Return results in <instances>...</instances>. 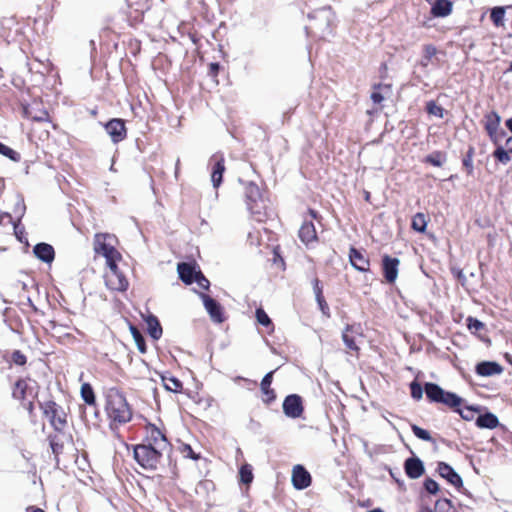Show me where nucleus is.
<instances>
[{
  "instance_id": "obj_1",
  "label": "nucleus",
  "mask_w": 512,
  "mask_h": 512,
  "mask_svg": "<svg viewBox=\"0 0 512 512\" xmlns=\"http://www.w3.org/2000/svg\"><path fill=\"white\" fill-rule=\"evenodd\" d=\"M105 408L108 417L119 424L127 423L132 418V412L125 397L115 388L107 391Z\"/></svg>"
},
{
  "instance_id": "obj_2",
  "label": "nucleus",
  "mask_w": 512,
  "mask_h": 512,
  "mask_svg": "<svg viewBox=\"0 0 512 512\" xmlns=\"http://www.w3.org/2000/svg\"><path fill=\"white\" fill-rule=\"evenodd\" d=\"M114 243L115 237L108 233H97L94 237V251L106 259V264L117 262L121 259V254L115 249Z\"/></svg>"
},
{
  "instance_id": "obj_3",
  "label": "nucleus",
  "mask_w": 512,
  "mask_h": 512,
  "mask_svg": "<svg viewBox=\"0 0 512 512\" xmlns=\"http://www.w3.org/2000/svg\"><path fill=\"white\" fill-rule=\"evenodd\" d=\"M425 393L427 398L436 403H442L449 407L460 406L462 399L454 393L444 391L440 386L434 383L425 384Z\"/></svg>"
},
{
  "instance_id": "obj_4",
  "label": "nucleus",
  "mask_w": 512,
  "mask_h": 512,
  "mask_svg": "<svg viewBox=\"0 0 512 512\" xmlns=\"http://www.w3.org/2000/svg\"><path fill=\"white\" fill-rule=\"evenodd\" d=\"M161 453L151 445H137L134 448V458L144 469H155Z\"/></svg>"
},
{
  "instance_id": "obj_5",
  "label": "nucleus",
  "mask_w": 512,
  "mask_h": 512,
  "mask_svg": "<svg viewBox=\"0 0 512 512\" xmlns=\"http://www.w3.org/2000/svg\"><path fill=\"white\" fill-rule=\"evenodd\" d=\"M108 270L105 272V284L114 291H125L128 288V280L118 269L117 262L106 264Z\"/></svg>"
},
{
  "instance_id": "obj_6",
  "label": "nucleus",
  "mask_w": 512,
  "mask_h": 512,
  "mask_svg": "<svg viewBox=\"0 0 512 512\" xmlns=\"http://www.w3.org/2000/svg\"><path fill=\"white\" fill-rule=\"evenodd\" d=\"M245 196L247 208L253 215L258 216V221H261V209L265 208V204L259 187L254 183L247 184L245 188Z\"/></svg>"
},
{
  "instance_id": "obj_7",
  "label": "nucleus",
  "mask_w": 512,
  "mask_h": 512,
  "mask_svg": "<svg viewBox=\"0 0 512 512\" xmlns=\"http://www.w3.org/2000/svg\"><path fill=\"white\" fill-rule=\"evenodd\" d=\"M44 414L56 430L61 431L65 427L66 415L55 402L45 403Z\"/></svg>"
},
{
  "instance_id": "obj_8",
  "label": "nucleus",
  "mask_w": 512,
  "mask_h": 512,
  "mask_svg": "<svg viewBox=\"0 0 512 512\" xmlns=\"http://www.w3.org/2000/svg\"><path fill=\"white\" fill-rule=\"evenodd\" d=\"M283 412L287 417L299 418L303 413L302 399L297 394H291L284 399Z\"/></svg>"
},
{
  "instance_id": "obj_9",
  "label": "nucleus",
  "mask_w": 512,
  "mask_h": 512,
  "mask_svg": "<svg viewBox=\"0 0 512 512\" xmlns=\"http://www.w3.org/2000/svg\"><path fill=\"white\" fill-rule=\"evenodd\" d=\"M105 130L114 143H118L124 140L126 137L125 123L122 119H111L105 125Z\"/></svg>"
},
{
  "instance_id": "obj_10",
  "label": "nucleus",
  "mask_w": 512,
  "mask_h": 512,
  "mask_svg": "<svg viewBox=\"0 0 512 512\" xmlns=\"http://www.w3.org/2000/svg\"><path fill=\"white\" fill-rule=\"evenodd\" d=\"M291 480L294 488L303 490L311 484V475L302 465H296L293 467Z\"/></svg>"
},
{
  "instance_id": "obj_11",
  "label": "nucleus",
  "mask_w": 512,
  "mask_h": 512,
  "mask_svg": "<svg viewBox=\"0 0 512 512\" xmlns=\"http://www.w3.org/2000/svg\"><path fill=\"white\" fill-rule=\"evenodd\" d=\"M199 295L211 319L216 323L223 322L224 318L221 305L206 294L200 293Z\"/></svg>"
},
{
  "instance_id": "obj_12",
  "label": "nucleus",
  "mask_w": 512,
  "mask_h": 512,
  "mask_svg": "<svg viewBox=\"0 0 512 512\" xmlns=\"http://www.w3.org/2000/svg\"><path fill=\"white\" fill-rule=\"evenodd\" d=\"M212 172L211 181L214 188H218L222 183L223 173L225 171L224 157L222 154H215L211 157Z\"/></svg>"
},
{
  "instance_id": "obj_13",
  "label": "nucleus",
  "mask_w": 512,
  "mask_h": 512,
  "mask_svg": "<svg viewBox=\"0 0 512 512\" xmlns=\"http://www.w3.org/2000/svg\"><path fill=\"white\" fill-rule=\"evenodd\" d=\"M362 338L359 327L348 326L342 334V339L346 347L354 352L359 350V342Z\"/></svg>"
},
{
  "instance_id": "obj_14",
  "label": "nucleus",
  "mask_w": 512,
  "mask_h": 512,
  "mask_svg": "<svg viewBox=\"0 0 512 512\" xmlns=\"http://www.w3.org/2000/svg\"><path fill=\"white\" fill-rule=\"evenodd\" d=\"M400 261L398 258H393L388 255H385L382 260V267L384 272V277L387 282L394 283L398 276V267Z\"/></svg>"
},
{
  "instance_id": "obj_15",
  "label": "nucleus",
  "mask_w": 512,
  "mask_h": 512,
  "mask_svg": "<svg viewBox=\"0 0 512 512\" xmlns=\"http://www.w3.org/2000/svg\"><path fill=\"white\" fill-rule=\"evenodd\" d=\"M349 259L352 266L358 271L366 272L369 270L370 262L363 252L355 248H351L349 252Z\"/></svg>"
},
{
  "instance_id": "obj_16",
  "label": "nucleus",
  "mask_w": 512,
  "mask_h": 512,
  "mask_svg": "<svg viewBox=\"0 0 512 512\" xmlns=\"http://www.w3.org/2000/svg\"><path fill=\"white\" fill-rule=\"evenodd\" d=\"M438 472L441 477L447 479V481L454 485L455 487H459L462 485L461 477L448 464L440 462L438 464Z\"/></svg>"
},
{
  "instance_id": "obj_17",
  "label": "nucleus",
  "mask_w": 512,
  "mask_h": 512,
  "mask_svg": "<svg viewBox=\"0 0 512 512\" xmlns=\"http://www.w3.org/2000/svg\"><path fill=\"white\" fill-rule=\"evenodd\" d=\"M34 255L45 263H51L54 260V248L47 243H39L33 249Z\"/></svg>"
},
{
  "instance_id": "obj_18",
  "label": "nucleus",
  "mask_w": 512,
  "mask_h": 512,
  "mask_svg": "<svg viewBox=\"0 0 512 512\" xmlns=\"http://www.w3.org/2000/svg\"><path fill=\"white\" fill-rule=\"evenodd\" d=\"M405 471L410 478H419L424 473L422 461L419 458H408L405 461Z\"/></svg>"
},
{
  "instance_id": "obj_19",
  "label": "nucleus",
  "mask_w": 512,
  "mask_h": 512,
  "mask_svg": "<svg viewBox=\"0 0 512 512\" xmlns=\"http://www.w3.org/2000/svg\"><path fill=\"white\" fill-rule=\"evenodd\" d=\"M503 368L496 362H481L476 366V372L480 376L488 377L501 374Z\"/></svg>"
},
{
  "instance_id": "obj_20",
  "label": "nucleus",
  "mask_w": 512,
  "mask_h": 512,
  "mask_svg": "<svg viewBox=\"0 0 512 512\" xmlns=\"http://www.w3.org/2000/svg\"><path fill=\"white\" fill-rule=\"evenodd\" d=\"M274 371L267 373L261 381V391L264 395L263 401L270 403L275 400L276 395L273 389L270 388L272 383Z\"/></svg>"
},
{
  "instance_id": "obj_21",
  "label": "nucleus",
  "mask_w": 512,
  "mask_h": 512,
  "mask_svg": "<svg viewBox=\"0 0 512 512\" xmlns=\"http://www.w3.org/2000/svg\"><path fill=\"white\" fill-rule=\"evenodd\" d=\"M180 279L186 284H192L198 271L188 263H179L177 267Z\"/></svg>"
},
{
  "instance_id": "obj_22",
  "label": "nucleus",
  "mask_w": 512,
  "mask_h": 512,
  "mask_svg": "<svg viewBox=\"0 0 512 512\" xmlns=\"http://www.w3.org/2000/svg\"><path fill=\"white\" fill-rule=\"evenodd\" d=\"M451 11L452 2L449 0H435L431 8V13L435 17H446Z\"/></svg>"
},
{
  "instance_id": "obj_23",
  "label": "nucleus",
  "mask_w": 512,
  "mask_h": 512,
  "mask_svg": "<svg viewBox=\"0 0 512 512\" xmlns=\"http://www.w3.org/2000/svg\"><path fill=\"white\" fill-rule=\"evenodd\" d=\"M501 118L497 112L492 111L485 116V129L492 137L497 133Z\"/></svg>"
},
{
  "instance_id": "obj_24",
  "label": "nucleus",
  "mask_w": 512,
  "mask_h": 512,
  "mask_svg": "<svg viewBox=\"0 0 512 512\" xmlns=\"http://www.w3.org/2000/svg\"><path fill=\"white\" fill-rule=\"evenodd\" d=\"M299 237L302 242L309 244L316 240V230L311 222H305L299 230Z\"/></svg>"
},
{
  "instance_id": "obj_25",
  "label": "nucleus",
  "mask_w": 512,
  "mask_h": 512,
  "mask_svg": "<svg viewBox=\"0 0 512 512\" xmlns=\"http://www.w3.org/2000/svg\"><path fill=\"white\" fill-rule=\"evenodd\" d=\"M30 393L28 382L24 379H20L15 383L12 395L15 399L24 401Z\"/></svg>"
},
{
  "instance_id": "obj_26",
  "label": "nucleus",
  "mask_w": 512,
  "mask_h": 512,
  "mask_svg": "<svg viewBox=\"0 0 512 512\" xmlns=\"http://www.w3.org/2000/svg\"><path fill=\"white\" fill-rule=\"evenodd\" d=\"M498 418L492 413H485L478 416L476 425L480 428L494 429L498 426Z\"/></svg>"
},
{
  "instance_id": "obj_27",
  "label": "nucleus",
  "mask_w": 512,
  "mask_h": 512,
  "mask_svg": "<svg viewBox=\"0 0 512 512\" xmlns=\"http://www.w3.org/2000/svg\"><path fill=\"white\" fill-rule=\"evenodd\" d=\"M146 323L148 326V331H149L150 336L153 339H156V340L159 339L162 335V328L160 326L158 319L155 316L150 315L147 317Z\"/></svg>"
},
{
  "instance_id": "obj_28",
  "label": "nucleus",
  "mask_w": 512,
  "mask_h": 512,
  "mask_svg": "<svg viewBox=\"0 0 512 512\" xmlns=\"http://www.w3.org/2000/svg\"><path fill=\"white\" fill-rule=\"evenodd\" d=\"M390 92V87L388 85H379L374 88V91L371 94V99L375 104H380L387 97Z\"/></svg>"
},
{
  "instance_id": "obj_29",
  "label": "nucleus",
  "mask_w": 512,
  "mask_h": 512,
  "mask_svg": "<svg viewBox=\"0 0 512 512\" xmlns=\"http://www.w3.org/2000/svg\"><path fill=\"white\" fill-rule=\"evenodd\" d=\"M427 217L423 213H416L412 218L411 226L417 232H425L427 227Z\"/></svg>"
},
{
  "instance_id": "obj_30",
  "label": "nucleus",
  "mask_w": 512,
  "mask_h": 512,
  "mask_svg": "<svg viewBox=\"0 0 512 512\" xmlns=\"http://www.w3.org/2000/svg\"><path fill=\"white\" fill-rule=\"evenodd\" d=\"M437 49L433 45H426L423 49V57L420 61V65L423 67H427L430 63H432V58L436 55Z\"/></svg>"
},
{
  "instance_id": "obj_31",
  "label": "nucleus",
  "mask_w": 512,
  "mask_h": 512,
  "mask_svg": "<svg viewBox=\"0 0 512 512\" xmlns=\"http://www.w3.org/2000/svg\"><path fill=\"white\" fill-rule=\"evenodd\" d=\"M81 397L88 405L95 403L94 391L89 383H83L81 386Z\"/></svg>"
},
{
  "instance_id": "obj_32",
  "label": "nucleus",
  "mask_w": 512,
  "mask_h": 512,
  "mask_svg": "<svg viewBox=\"0 0 512 512\" xmlns=\"http://www.w3.org/2000/svg\"><path fill=\"white\" fill-rule=\"evenodd\" d=\"M505 9L503 7H495L491 11L490 18L495 26H504Z\"/></svg>"
},
{
  "instance_id": "obj_33",
  "label": "nucleus",
  "mask_w": 512,
  "mask_h": 512,
  "mask_svg": "<svg viewBox=\"0 0 512 512\" xmlns=\"http://www.w3.org/2000/svg\"><path fill=\"white\" fill-rule=\"evenodd\" d=\"M426 111L429 115L443 118L444 117V109L436 104L434 101H429L426 105Z\"/></svg>"
},
{
  "instance_id": "obj_34",
  "label": "nucleus",
  "mask_w": 512,
  "mask_h": 512,
  "mask_svg": "<svg viewBox=\"0 0 512 512\" xmlns=\"http://www.w3.org/2000/svg\"><path fill=\"white\" fill-rule=\"evenodd\" d=\"M240 480L245 484H249L253 480L252 467L249 464H244L239 471Z\"/></svg>"
},
{
  "instance_id": "obj_35",
  "label": "nucleus",
  "mask_w": 512,
  "mask_h": 512,
  "mask_svg": "<svg viewBox=\"0 0 512 512\" xmlns=\"http://www.w3.org/2000/svg\"><path fill=\"white\" fill-rule=\"evenodd\" d=\"M164 386L171 392H179L182 389V383L174 377L163 378Z\"/></svg>"
},
{
  "instance_id": "obj_36",
  "label": "nucleus",
  "mask_w": 512,
  "mask_h": 512,
  "mask_svg": "<svg viewBox=\"0 0 512 512\" xmlns=\"http://www.w3.org/2000/svg\"><path fill=\"white\" fill-rule=\"evenodd\" d=\"M130 331L132 333V336L137 344L138 349L141 352H145V341L141 333L138 331V329L134 326L130 327Z\"/></svg>"
},
{
  "instance_id": "obj_37",
  "label": "nucleus",
  "mask_w": 512,
  "mask_h": 512,
  "mask_svg": "<svg viewBox=\"0 0 512 512\" xmlns=\"http://www.w3.org/2000/svg\"><path fill=\"white\" fill-rule=\"evenodd\" d=\"M435 508L438 512H453V505L451 500L444 498L436 502Z\"/></svg>"
},
{
  "instance_id": "obj_38",
  "label": "nucleus",
  "mask_w": 512,
  "mask_h": 512,
  "mask_svg": "<svg viewBox=\"0 0 512 512\" xmlns=\"http://www.w3.org/2000/svg\"><path fill=\"white\" fill-rule=\"evenodd\" d=\"M0 154L8 157L9 159H11L13 161H19V159H20V155L16 151H14L10 147L4 145L1 142H0Z\"/></svg>"
},
{
  "instance_id": "obj_39",
  "label": "nucleus",
  "mask_w": 512,
  "mask_h": 512,
  "mask_svg": "<svg viewBox=\"0 0 512 512\" xmlns=\"http://www.w3.org/2000/svg\"><path fill=\"white\" fill-rule=\"evenodd\" d=\"M494 157L503 164H507L511 159L507 148L503 149L502 147H499L494 151Z\"/></svg>"
},
{
  "instance_id": "obj_40",
  "label": "nucleus",
  "mask_w": 512,
  "mask_h": 512,
  "mask_svg": "<svg viewBox=\"0 0 512 512\" xmlns=\"http://www.w3.org/2000/svg\"><path fill=\"white\" fill-rule=\"evenodd\" d=\"M256 319L260 325H263L266 327L272 326L271 319L269 318L267 313L262 308H258L256 310Z\"/></svg>"
},
{
  "instance_id": "obj_41",
  "label": "nucleus",
  "mask_w": 512,
  "mask_h": 512,
  "mask_svg": "<svg viewBox=\"0 0 512 512\" xmlns=\"http://www.w3.org/2000/svg\"><path fill=\"white\" fill-rule=\"evenodd\" d=\"M411 428H412L414 435L416 437H418L419 439L424 440V441H431L432 438L430 436V433L427 430H425L417 425H412Z\"/></svg>"
},
{
  "instance_id": "obj_42",
  "label": "nucleus",
  "mask_w": 512,
  "mask_h": 512,
  "mask_svg": "<svg viewBox=\"0 0 512 512\" xmlns=\"http://www.w3.org/2000/svg\"><path fill=\"white\" fill-rule=\"evenodd\" d=\"M467 326H468V329L472 332H478L484 328V324L481 321H479L478 319L473 318V317L467 318Z\"/></svg>"
},
{
  "instance_id": "obj_43",
  "label": "nucleus",
  "mask_w": 512,
  "mask_h": 512,
  "mask_svg": "<svg viewBox=\"0 0 512 512\" xmlns=\"http://www.w3.org/2000/svg\"><path fill=\"white\" fill-rule=\"evenodd\" d=\"M410 390H411V396L415 400H420L422 398V396H423V389H422L421 385L418 382L413 381L410 384Z\"/></svg>"
},
{
  "instance_id": "obj_44",
  "label": "nucleus",
  "mask_w": 512,
  "mask_h": 512,
  "mask_svg": "<svg viewBox=\"0 0 512 512\" xmlns=\"http://www.w3.org/2000/svg\"><path fill=\"white\" fill-rule=\"evenodd\" d=\"M181 453L183 454L184 457L190 458L193 460H198L200 458V455L195 453L193 451L192 447L188 444H183L181 446Z\"/></svg>"
},
{
  "instance_id": "obj_45",
  "label": "nucleus",
  "mask_w": 512,
  "mask_h": 512,
  "mask_svg": "<svg viewBox=\"0 0 512 512\" xmlns=\"http://www.w3.org/2000/svg\"><path fill=\"white\" fill-rule=\"evenodd\" d=\"M12 361L16 364V365H24L26 363V356L19 350H16L13 352L12 354Z\"/></svg>"
},
{
  "instance_id": "obj_46",
  "label": "nucleus",
  "mask_w": 512,
  "mask_h": 512,
  "mask_svg": "<svg viewBox=\"0 0 512 512\" xmlns=\"http://www.w3.org/2000/svg\"><path fill=\"white\" fill-rule=\"evenodd\" d=\"M424 487L431 494H435L439 490L437 482H435L433 479H426L424 482Z\"/></svg>"
},
{
  "instance_id": "obj_47",
  "label": "nucleus",
  "mask_w": 512,
  "mask_h": 512,
  "mask_svg": "<svg viewBox=\"0 0 512 512\" xmlns=\"http://www.w3.org/2000/svg\"><path fill=\"white\" fill-rule=\"evenodd\" d=\"M194 282H196L198 284V286L203 289L209 288L210 283H209L208 279H206L200 271H198V273L196 274Z\"/></svg>"
},
{
  "instance_id": "obj_48",
  "label": "nucleus",
  "mask_w": 512,
  "mask_h": 512,
  "mask_svg": "<svg viewBox=\"0 0 512 512\" xmlns=\"http://www.w3.org/2000/svg\"><path fill=\"white\" fill-rule=\"evenodd\" d=\"M317 300H318L320 309L323 312V314H328L327 311L329 310V308H328L326 302L321 298L320 294L317 295Z\"/></svg>"
},
{
  "instance_id": "obj_49",
  "label": "nucleus",
  "mask_w": 512,
  "mask_h": 512,
  "mask_svg": "<svg viewBox=\"0 0 512 512\" xmlns=\"http://www.w3.org/2000/svg\"><path fill=\"white\" fill-rule=\"evenodd\" d=\"M155 433H156L155 441H157L158 438L160 439L159 446L161 444L166 445V438H165V436L159 430H156Z\"/></svg>"
},
{
  "instance_id": "obj_50",
  "label": "nucleus",
  "mask_w": 512,
  "mask_h": 512,
  "mask_svg": "<svg viewBox=\"0 0 512 512\" xmlns=\"http://www.w3.org/2000/svg\"><path fill=\"white\" fill-rule=\"evenodd\" d=\"M506 148L509 152H512V137L506 140Z\"/></svg>"
},
{
  "instance_id": "obj_51",
  "label": "nucleus",
  "mask_w": 512,
  "mask_h": 512,
  "mask_svg": "<svg viewBox=\"0 0 512 512\" xmlns=\"http://www.w3.org/2000/svg\"><path fill=\"white\" fill-rule=\"evenodd\" d=\"M320 13L326 18L327 21H330V19H328L329 15H330L329 9H323L320 11Z\"/></svg>"
},
{
  "instance_id": "obj_52",
  "label": "nucleus",
  "mask_w": 512,
  "mask_h": 512,
  "mask_svg": "<svg viewBox=\"0 0 512 512\" xmlns=\"http://www.w3.org/2000/svg\"><path fill=\"white\" fill-rule=\"evenodd\" d=\"M28 512H44V510L40 509V508H36V507H29L27 509Z\"/></svg>"
},
{
  "instance_id": "obj_53",
  "label": "nucleus",
  "mask_w": 512,
  "mask_h": 512,
  "mask_svg": "<svg viewBox=\"0 0 512 512\" xmlns=\"http://www.w3.org/2000/svg\"><path fill=\"white\" fill-rule=\"evenodd\" d=\"M506 126L512 132V118L506 121Z\"/></svg>"
},
{
  "instance_id": "obj_54",
  "label": "nucleus",
  "mask_w": 512,
  "mask_h": 512,
  "mask_svg": "<svg viewBox=\"0 0 512 512\" xmlns=\"http://www.w3.org/2000/svg\"><path fill=\"white\" fill-rule=\"evenodd\" d=\"M210 66L213 71H216L219 68V65L217 63H212Z\"/></svg>"
},
{
  "instance_id": "obj_55",
  "label": "nucleus",
  "mask_w": 512,
  "mask_h": 512,
  "mask_svg": "<svg viewBox=\"0 0 512 512\" xmlns=\"http://www.w3.org/2000/svg\"><path fill=\"white\" fill-rule=\"evenodd\" d=\"M179 163H180V160L178 159L177 162H176V170H175V175L176 176L178 175Z\"/></svg>"
},
{
  "instance_id": "obj_56",
  "label": "nucleus",
  "mask_w": 512,
  "mask_h": 512,
  "mask_svg": "<svg viewBox=\"0 0 512 512\" xmlns=\"http://www.w3.org/2000/svg\"><path fill=\"white\" fill-rule=\"evenodd\" d=\"M430 162L435 165V166H440V162L439 161H436V160H432L430 159Z\"/></svg>"
},
{
  "instance_id": "obj_57",
  "label": "nucleus",
  "mask_w": 512,
  "mask_h": 512,
  "mask_svg": "<svg viewBox=\"0 0 512 512\" xmlns=\"http://www.w3.org/2000/svg\"><path fill=\"white\" fill-rule=\"evenodd\" d=\"M460 414L464 419H469V414H464L463 412H460Z\"/></svg>"
},
{
  "instance_id": "obj_58",
  "label": "nucleus",
  "mask_w": 512,
  "mask_h": 512,
  "mask_svg": "<svg viewBox=\"0 0 512 512\" xmlns=\"http://www.w3.org/2000/svg\"><path fill=\"white\" fill-rule=\"evenodd\" d=\"M507 71H508V72H512V62H511V64H510V66H509V68H508V70H507Z\"/></svg>"
},
{
  "instance_id": "obj_59",
  "label": "nucleus",
  "mask_w": 512,
  "mask_h": 512,
  "mask_svg": "<svg viewBox=\"0 0 512 512\" xmlns=\"http://www.w3.org/2000/svg\"><path fill=\"white\" fill-rule=\"evenodd\" d=\"M311 215H312L313 217H316V215H315V212H314V211H311Z\"/></svg>"
}]
</instances>
